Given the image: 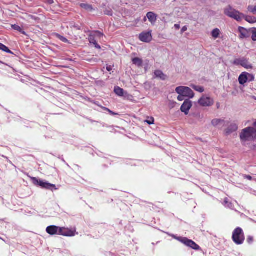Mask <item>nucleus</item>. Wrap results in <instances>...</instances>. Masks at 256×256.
I'll return each instance as SVG.
<instances>
[{"label": "nucleus", "instance_id": "obj_34", "mask_svg": "<svg viewBox=\"0 0 256 256\" xmlns=\"http://www.w3.org/2000/svg\"><path fill=\"white\" fill-rule=\"evenodd\" d=\"M187 30H188L187 26H184V27L182 28L181 30V34H183L184 32L186 31Z\"/></svg>", "mask_w": 256, "mask_h": 256}, {"label": "nucleus", "instance_id": "obj_42", "mask_svg": "<svg viewBox=\"0 0 256 256\" xmlns=\"http://www.w3.org/2000/svg\"><path fill=\"white\" fill-rule=\"evenodd\" d=\"M106 70H107L108 71H109V72H110V71L111 70V68H110V66H107V67H106Z\"/></svg>", "mask_w": 256, "mask_h": 256}, {"label": "nucleus", "instance_id": "obj_35", "mask_svg": "<svg viewBox=\"0 0 256 256\" xmlns=\"http://www.w3.org/2000/svg\"><path fill=\"white\" fill-rule=\"evenodd\" d=\"M244 176L245 178H246L250 180H251L252 179V178L249 175H244Z\"/></svg>", "mask_w": 256, "mask_h": 256}, {"label": "nucleus", "instance_id": "obj_18", "mask_svg": "<svg viewBox=\"0 0 256 256\" xmlns=\"http://www.w3.org/2000/svg\"><path fill=\"white\" fill-rule=\"evenodd\" d=\"M244 19L246 22L250 24H254L256 22V18L254 16H246L244 14V16L242 18V20Z\"/></svg>", "mask_w": 256, "mask_h": 256}, {"label": "nucleus", "instance_id": "obj_7", "mask_svg": "<svg viewBox=\"0 0 256 256\" xmlns=\"http://www.w3.org/2000/svg\"><path fill=\"white\" fill-rule=\"evenodd\" d=\"M233 64L236 66H241L246 69L252 68V65L244 58L234 60L233 62Z\"/></svg>", "mask_w": 256, "mask_h": 256}, {"label": "nucleus", "instance_id": "obj_25", "mask_svg": "<svg viewBox=\"0 0 256 256\" xmlns=\"http://www.w3.org/2000/svg\"><path fill=\"white\" fill-rule=\"evenodd\" d=\"M132 62L134 64L140 66L142 65V61L141 59L138 58H135L132 59Z\"/></svg>", "mask_w": 256, "mask_h": 256}, {"label": "nucleus", "instance_id": "obj_44", "mask_svg": "<svg viewBox=\"0 0 256 256\" xmlns=\"http://www.w3.org/2000/svg\"><path fill=\"white\" fill-rule=\"evenodd\" d=\"M254 126L256 127V122L254 123Z\"/></svg>", "mask_w": 256, "mask_h": 256}, {"label": "nucleus", "instance_id": "obj_12", "mask_svg": "<svg viewBox=\"0 0 256 256\" xmlns=\"http://www.w3.org/2000/svg\"><path fill=\"white\" fill-rule=\"evenodd\" d=\"M140 40L144 42H148L151 41L152 36L150 32H143L140 34L139 36Z\"/></svg>", "mask_w": 256, "mask_h": 256}, {"label": "nucleus", "instance_id": "obj_8", "mask_svg": "<svg viewBox=\"0 0 256 256\" xmlns=\"http://www.w3.org/2000/svg\"><path fill=\"white\" fill-rule=\"evenodd\" d=\"M212 98L206 96H203L198 100V104L202 106H210L214 104Z\"/></svg>", "mask_w": 256, "mask_h": 256}, {"label": "nucleus", "instance_id": "obj_28", "mask_svg": "<svg viewBox=\"0 0 256 256\" xmlns=\"http://www.w3.org/2000/svg\"><path fill=\"white\" fill-rule=\"evenodd\" d=\"M248 10L253 14H256V6H249L248 7Z\"/></svg>", "mask_w": 256, "mask_h": 256}, {"label": "nucleus", "instance_id": "obj_26", "mask_svg": "<svg viewBox=\"0 0 256 256\" xmlns=\"http://www.w3.org/2000/svg\"><path fill=\"white\" fill-rule=\"evenodd\" d=\"M12 27L14 30L20 32L21 34H26L25 32L19 26L16 24H14L12 26Z\"/></svg>", "mask_w": 256, "mask_h": 256}, {"label": "nucleus", "instance_id": "obj_19", "mask_svg": "<svg viewBox=\"0 0 256 256\" xmlns=\"http://www.w3.org/2000/svg\"><path fill=\"white\" fill-rule=\"evenodd\" d=\"M225 124L224 120L216 118L212 121V124L214 126H217L219 125H223Z\"/></svg>", "mask_w": 256, "mask_h": 256}, {"label": "nucleus", "instance_id": "obj_36", "mask_svg": "<svg viewBox=\"0 0 256 256\" xmlns=\"http://www.w3.org/2000/svg\"><path fill=\"white\" fill-rule=\"evenodd\" d=\"M248 77L250 78V81H252V80H254V76L252 74H248Z\"/></svg>", "mask_w": 256, "mask_h": 256}, {"label": "nucleus", "instance_id": "obj_31", "mask_svg": "<svg viewBox=\"0 0 256 256\" xmlns=\"http://www.w3.org/2000/svg\"><path fill=\"white\" fill-rule=\"evenodd\" d=\"M145 122H146L148 124H152L154 123V118H150V120H145Z\"/></svg>", "mask_w": 256, "mask_h": 256}, {"label": "nucleus", "instance_id": "obj_29", "mask_svg": "<svg viewBox=\"0 0 256 256\" xmlns=\"http://www.w3.org/2000/svg\"><path fill=\"white\" fill-rule=\"evenodd\" d=\"M252 40L256 41V28H253L252 29Z\"/></svg>", "mask_w": 256, "mask_h": 256}, {"label": "nucleus", "instance_id": "obj_9", "mask_svg": "<svg viewBox=\"0 0 256 256\" xmlns=\"http://www.w3.org/2000/svg\"><path fill=\"white\" fill-rule=\"evenodd\" d=\"M76 230H72L68 228H60V231H58V234L66 236H74L76 234Z\"/></svg>", "mask_w": 256, "mask_h": 256}, {"label": "nucleus", "instance_id": "obj_43", "mask_svg": "<svg viewBox=\"0 0 256 256\" xmlns=\"http://www.w3.org/2000/svg\"><path fill=\"white\" fill-rule=\"evenodd\" d=\"M144 22H146V17H144Z\"/></svg>", "mask_w": 256, "mask_h": 256}, {"label": "nucleus", "instance_id": "obj_20", "mask_svg": "<svg viewBox=\"0 0 256 256\" xmlns=\"http://www.w3.org/2000/svg\"><path fill=\"white\" fill-rule=\"evenodd\" d=\"M220 34V30L218 28H216L212 30V36L214 38L216 39L219 37Z\"/></svg>", "mask_w": 256, "mask_h": 256}, {"label": "nucleus", "instance_id": "obj_17", "mask_svg": "<svg viewBox=\"0 0 256 256\" xmlns=\"http://www.w3.org/2000/svg\"><path fill=\"white\" fill-rule=\"evenodd\" d=\"M248 74L247 72H243L240 75L238 78V82L240 84H244L247 82L248 80Z\"/></svg>", "mask_w": 256, "mask_h": 256}, {"label": "nucleus", "instance_id": "obj_24", "mask_svg": "<svg viewBox=\"0 0 256 256\" xmlns=\"http://www.w3.org/2000/svg\"><path fill=\"white\" fill-rule=\"evenodd\" d=\"M190 86L196 91H197L200 92H204V88L202 86H196L194 84H192Z\"/></svg>", "mask_w": 256, "mask_h": 256}, {"label": "nucleus", "instance_id": "obj_11", "mask_svg": "<svg viewBox=\"0 0 256 256\" xmlns=\"http://www.w3.org/2000/svg\"><path fill=\"white\" fill-rule=\"evenodd\" d=\"M251 30H248L246 28L240 26L238 28V32L240 33V35L239 36L240 38L244 39L245 38H248L250 36V31Z\"/></svg>", "mask_w": 256, "mask_h": 256}, {"label": "nucleus", "instance_id": "obj_45", "mask_svg": "<svg viewBox=\"0 0 256 256\" xmlns=\"http://www.w3.org/2000/svg\"><path fill=\"white\" fill-rule=\"evenodd\" d=\"M88 60L89 61V62H92V60Z\"/></svg>", "mask_w": 256, "mask_h": 256}, {"label": "nucleus", "instance_id": "obj_22", "mask_svg": "<svg viewBox=\"0 0 256 256\" xmlns=\"http://www.w3.org/2000/svg\"><path fill=\"white\" fill-rule=\"evenodd\" d=\"M114 92L118 96H124V90L118 86L114 88Z\"/></svg>", "mask_w": 256, "mask_h": 256}, {"label": "nucleus", "instance_id": "obj_27", "mask_svg": "<svg viewBox=\"0 0 256 256\" xmlns=\"http://www.w3.org/2000/svg\"><path fill=\"white\" fill-rule=\"evenodd\" d=\"M0 50L8 54H12V52L6 46L0 42Z\"/></svg>", "mask_w": 256, "mask_h": 256}, {"label": "nucleus", "instance_id": "obj_15", "mask_svg": "<svg viewBox=\"0 0 256 256\" xmlns=\"http://www.w3.org/2000/svg\"><path fill=\"white\" fill-rule=\"evenodd\" d=\"M146 18L152 24H154L157 20V15L153 12H148Z\"/></svg>", "mask_w": 256, "mask_h": 256}, {"label": "nucleus", "instance_id": "obj_39", "mask_svg": "<svg viewBox=\"0 0 256 256\" xmlns=\"http://www.w3.org/2000/svg\"><path fill=\"white\" fill-rule=\"evenodd\" d=\"M229 203V202L228 200V199L227 198H225L224 199V204L225 205H226L228 204Z\"/></svg>", "mask_w": 256, "mask_h": 256}, {"label": "nucleus", "instance_id": "obj_13", "mask_svg": "<svg viewBox=\"0 0 256 256\" xmlns=\"http://www.w3.org/2000/svg\"><path fill=\"white\" fill-rule=\"evenodd\" d=\"M60 228L55 226H51L47 227L46 231L48 234L50 235H54L56 234H58Z\"/></svg>", "mask_w": 256, "mask_h": 256}, {"label": "nucleus", "instance_id": "obj_40", "mask_svg": "<svg viewBox=\"0 0 256 256\" xmlns=\"http://www.w3.org/2000/svg\"><path fill=\"white\" fill-rule=\"evenodd\" d=\"M227 206L230 208H232V204L231 202H229V203L227 204Z\"/></svg>", "mask_w": 256, "mask_h": 256}, {"label": "nucleus", "instance_id": "obj_33", "mask_svg": "<svg viewBox=\"0 0 256 256\" xmlns=\"http://www.w3.org/2000/svg\"><path fill=\"white\" fill-rule=\"evenodd\" d=\"M59 38L63 42H68V40L64 37L62 36H60Z\"/></svg>", "mask_w": 256, "mask_h": 256}, {"label": "nucleus", "instance_id": "obj_4", "mask_svg": "<svg viewBox=\"0 0 256 256\" xmlns=\"http://www.w3.org/2000/svg\"><path fill=\"white\" fill-rule=\"evenodd\" d=\"M176 92L178 94H182L186 98H192L194 96V92L188 87L180 86L176 88Z\"/></svg>", "mask_w": 256, "mask_h": 256}, {"label": "nucleus", "instance_id": "obj_5", "mask_svg": "<svg viewBox=\"0 0 256 256\" xmlns=\"http://www.w3.org/2000/svg\"><path fill=\"white\" fill-rule=\"evenodd\" d=\"M174 238L178 241L180 242L187 246H188L194 250H200V246L198 245L195 242L192 241V240H189L186 238L183 237H176V236H174Z\"/></svg>", "mask_w": 256, "mask_h": 256}, {"label": "nucleus", "instance_id": "obj_21", "mask_svg": "<svg viewBox=\"0 0 256 256\" xmlns=\"http://www.w3.org/2000/svg\"><path fill=\"white\" fill-rule=\"evenodd\" d=\"M89 42L90 44H93L95 48L98 49L100 48V46L98 44L95 40L94 37L93 36H90L89 38Z\"/></svg>", "mask_w": 256, "mask_h": 256}, {"label": "nucleus", "instance_id": "obj_10", "mask_svg": "<svg viewBox=\"0 0 256 256\" xmlns=\"http://www.w3.org/2000/svg\"><path fill=\"white\" fill-rule=\"evenodd\" d=\"M192 106V102L189 100H184V104H182L180 108V110L182 112H184L185 114H188L189 112V110Z\"/></svg>", "mask_w": 256, "mask_h": 256}, {"label": "nucleus", "instance_id": "obj_1", "mask_svg": "<svg viewBox=\"0 0 256 256\" xmlns=\"http://www.w3.org/2000/svg\"><path fill=\"white\" fill-rule=\"evenodd\" d=\"M240 138L243 144L247 142L254 141L256 139V130L252 127L246 128L242 130Z\"/></svg>", "mask_w": 256, "mask_h": 256}, {"label": "nucleus", "instance_id": "obj_41", "mask_svg": "<svg viewBox=\"0 0 256 256\" xmlns=\"http://www.w3.org/2000/svg\"><path fill=\"white\" fill-rule=\"evenodd\" d=\"M248 242H252V237L250 236V237L248 238Z\"/></svg>", "mask_w": 256, "mask_h": 256}, {"label": "nucleus", "instance_id": "obj_3", "mask_svg": "<svg viewBox=\"0 0 256 256\" xmlns=\"http://www.w3.org/2000/svg\"><path fill=\"white\" fill-rule=\"evenodd\" d=\"M232 238L235 244L240 245L243 244L244 240V234L242 229L237 228L233 232Z\"/></svg>", "mask_w": 256, "mask_h": 256}, {"label": "nucleus", "instance_id": "obj_23", "mask_svg": "<svg viewBox=\"0 0 256 256\" xmlns=\"http://www.w3.org/2000/svg\"><path fill=\"white\" fill-rule=\"evenodd\" d=\"M80 6L84 9L88 10V12H92L93 8L90 4H81Z\"/></svg>", "mask_w": 256, "mask_h": 256}, {"label": "nucleus", "instance_id": "obj_30", "mask_svg": "<svg viewBox=\"0 0 256 256\" xmlns=\"http://www.w3.org/2000/svg\"><path fill=\"white\" fill-rule=\"evenodd\" d=\"M104 14L108 16H112V12L110 10H106L104 11Z\"/></svg>", "mask_w": 256, "mask_h": 256}, {"label": "nucleus", "instance_id": "obj_37", "mask_svg": "<svg viewBox=\"0 0 256 256\" xmlns=\"http://www.w3.org/2000/svg\"><path fill=\"white\" fill-rule=\"evenodd\" d=\"M106 110H107L109 112V113L110 114L112 115H114H114H116V114L112 112V111H111L108 108H106Z\"/></svg>", "mask_w": 256, "mask_h": 256}, {"label": "nucleus", "instance_id": "obj_2", "mask_svg": "<svg viewBox=\"0 0 256 256\" xmlns=\"http://www.w3.org/2000/svg\"><path fill=\"white\" fill-rule=\"evenodd\" d=\"M224 14L236 20L238 22L242 21L244 14L236 10L230 6H228L224 9Z\"/></svg>", "mask_w": 256, "mask_h": 256}, {"label": "nucleus", "instance_id": "obj_14", "mask_svg": "<svg viewBox=\"0 0 256 256\" xmlns=\"http://www.w3.org/2000/svg\"><path fill=\"white\" fill-rule=\"evenodd\" d=\"M238 126L236 124H232L227 128L225 130V134L228 136L238 130Z\"/></svg>", "mask_w": 256, "mask_h": 256}, {"label": "nucleus", "instance_id": "obj_16", "mask_svg": "<svg viewBox=\"0 0 256 256\" xmlns=\"http://www.w3.org/2000/svg\"><path fill=\"white\" fill-rule=\"evenodd\" d=\"M155 78H158L162 80H164L168 78V76L164 74L163 72L160 70H156L154 72Z\"/></svg>", "mask_w": 256, "mask_h": 256}, {"label": "nucleus", "instance_id": "obj_38", "mask_svg": "<svg viewBox=\"0 0 256 256\" xmlns=\"http://www.w3.org/2000/svg\"><path fill=\"white\" fill-rule=\"evenodd\" d=\"M174 26L176 30H179L180 28V26L179 24H175Z\"/></svg>", "mask_w": 256, "mask_h": 256}, {"label": "nucleus", "instance_id": "obj_46", "mask_svg": "<svg viewBox=\"0 0 256 256\" xmlns=\"http://www.w3.org/2000/svg\"><path fill=\"white\" fill-rule=\"evenodd\" d=\"M94 62H96V60H94Z\"/></svg>", "mask_w": 256, "mask_h": 256}, {"label": "nucleus", "instance_id": "obj_6", "mask_svg": "<svg viewBox=\"0 0 256 256\" xmlns=\"http://www.w3.org/2000/svg\"><path fill=\"white\" fill-rule=\"evenodd\" d=\"M33 183L36 186H39L42 188H44L48 190H52L53 188L55 190H58L56 186L53 184H51L48 182H44L42 180L37 179L36 178H32Z\"/></svg>", "mask_w": 256, "mask_h": 256}, {"label": "nucleus", "instance_id": "obj_32", "mask_svg": "<svg viewBox=\"0 0 256 256\" xmlns=\"http://www.w3.org/2000/svg\"><path fill=\"white\" fill-rule=\"evenodd\" d=\"M184 98L186 97L184 96H182V94H179V96H178V100L179 101H182L184 100Z\"/></svg>", "mask_w": 256, "mask_h": 256}]
</instances>
